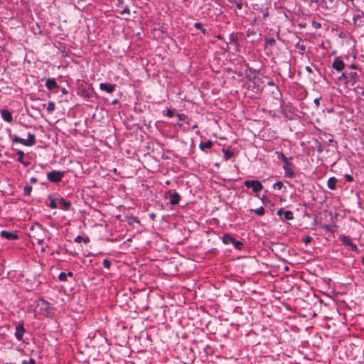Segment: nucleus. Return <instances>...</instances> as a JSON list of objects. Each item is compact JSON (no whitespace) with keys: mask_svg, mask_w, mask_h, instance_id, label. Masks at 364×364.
I'll list each match as a JSON object with an SVG mask.
<instances>
[{"mask_svg":"<svg viewBox=\"0 0 364 364\" xmlns=\"http://www.w3.org/2000/svg\"><path fill=\"white\" fill-rule=\"evenodd\" d=\"M14 143H19L23 146H32L36 144V139L34 134H28V138L26 139H22L16 135H14L12 138Z\"/></svg>","mask_w":364,"mask_h":364,"instance_id":"f257e3e1","label":"nucleus"},{"mask_svg":"<svg viewBox=\"0 0 364 364\" xmlns=\"http://www.w3.org/2000/svg\"><path fill=\"white\" fill-rule=\"evenodd\" d=\"M223 242L225 245H230V244H232L235 247V249H237V250H241L243 247V245H244L243 243L241 241L236 240L230 234H225V235H224V236L223 237Z\"/></svg>","mask_w":364,"mask_h":364,"instance_id":"f03ea898","label":"nucleus"},{"mask_svg":"<svg viewBox=\"0 0 364 364\" xmlns=\"http://www.w3.org/2000/svg\"><path fill=\"white\" fill-rule=\"evenodd\" d=\"M65 173L63 171L53 170L47 173V178L49 181L58 183L62 181Z\"/></svg>","mask_w":364,"mask_h":364,"instance_id":"7ed1b4c3","label":"nucleus"},{"mask_svg":"<svg viewBox=\"0 0 364 364\" xmlns=\"http://www.w3.org/2000/svg\"><path fill=\"white\" fill-rule=\"evenodd\" d=\"M244 184L247 188H252V191L255 193H258L263 189L262 184L257 180L245 181Z\"/></svg>","mask_w":364,"mask_h":364,"instance_id":"20e7f679","label":"nucleus"},{"mask_svg":"<svg viewBox=\"0 0 364 364\" xmlns=\"http://www.w3.org/2000/svg\"><path fill=\"white\" fill-rule=\"evenodd\" d=\"M38 306H41L40 310L43 315L48 316L51 314L52 309L50 307V304L45 299H40Z\"/></svg>","mask_w":364,"mask_h":364,"instance_id":"39448f33","label":"nucleus"},{"mask_svg":"<svg viewBox=\"0 0 364 364\" xmlns=\"http://www.w3.org/2000/svg\"><path fill=\"white\" fill-rule=\"evenodd\" d=\"M294 164L289 161H287L283 164V168L284 170L285 176L292 178L295 176V173L293 170Z\"/></svg>","mask_w":364,"mask_h":364,"instance_id":"423d86ee","label":"nucleus"},{"mask_svg":"<svg viewBox=\"0 0 364 364\" xmlns=\"http://www.w3.org/2000/svg\"><path fill=\"white\" fill-rule=\"evenodd\" d=\"M16 331H15V333H14V336H15V338L18 341H23V334L26 331L25 330V328H24V326H23V323H18L16 326Z\"/></svg>","mask_w":364,"mask_h":364,"instance_id":"0eeeda50","label":"nucleus"},{"mask_svg":"<svg viewBox=\"0 0 364 364\" xmlns=\"http://www.w3.org/2000/svg\"><path fill=\"white\" fill-rule=\"evenodd\" d=\"M0 235L8 240H15L18 239V235L16 232H9L6 230H1L0 232Z\"/></svg>","mask_w":364,"mask_h":364,"instance_id":"6e6552de","label":"nucleus"},{"mask_svg":"<svg viewBox=\"0 0 364 364\" xmlns=\"http://www.w3.org/2000/svg\"><path fill=\"white\" fill-rule=\"evenodd\" d=\"M332 67L337 71L340 72L345 68V63L342 60L337 58L333 60Z\"/></svg>","mask_w":364,"mask_h":364,"instance_id":"1a4fd4ad","label":"nucleus"},{"mask_svg":"<svg viewBox=\"0 0 364 364\" xmlns=\"http://www.w3.org/2000/svg\"><path fill=\"white\" fill-rule=\"evenodd\" d=\"M115 85L108 84V83H100V89L102 91H105L107 93H112L114 90Z\"/></svg>","mask_w":364,"mask_h":364,"instance_id":"9d476101","label":"nucleus"},{"mask_svg":"<svg viewBox=\"0 0 364 364\" xmlns=\"http://www.w3.org/2000/svg\"><path fill=\"white\" fill-rule=\"evenodd\" d=\"M46 87L48 90H52L53 89L58 88V85L54 78H48L46 80Z\"/></svg>","mask_w":364,"mask_h":364,"instance_id":"9b49d317","label":"nucleus"},{"mask_svg":"<svg viewBox=\"0 0 364 364\" xmlns=\"http://www.w3.org/2000/svg\"><path fill=\"white\" fill-rule=\"evenodd\" d=\"M1 117L7 122H11L13 121V117L10 111L8 109H2L1 112Z\"/></svg>","mask_w":364,"mask_h":364,"instance_id":"f8f14e48","label":"nucleus"},{"mask_svg":"<svg viewBox=\"0 0 364 364\" xmlns=\"http://www.w3.org/2000/svg\"><path fill=\"white\" fill-rule=\"evenodd\" d=\"M57 200L60 207L65 210H68L71 205V203L70 201L65 200L63 198H58Z\"/></svg>","mask_w":364,"mask_h":364,"instance_id":"ddd939ff","label":"nucleus"},{"mask_svg":"<svg viewBox=\"0 0 364 364\" xmlns=\"http://www.w3.org/2000/svg\"><path fill=\"white\" fill-rule=\"evenodd\" d=\"M358 81H359V77L356 72H351V73H348V82H350V83H351L352 85H354Z\"/></svg>","mask_w":364,"mask_h":364,"instance_id":"4468645a","label":"nucleus"},{"mask_svg":"<svg viewBox=\"0 0 364 364\" xmlns=\"http://www.w3.org/2000/svg\"><path fill=\"white\" fill-rule=\"evenodd\" d=\"M180 200H181L180 194L178 193L175 192L173 194H171L169 203L171 205H176V204H178Z\"/></svg>","mask_w":364,"mask_h":364,"instance_id":"2eb2a0df","label":"nucleus"},{"mask_svg":"<svg viewBox=\"0 0 364 364\" xmlns=\"http://www.w3.org/2000/svg\"><path fill=\"white\" fill-rule=\"evenodd\" d=\"M338 182V179L333 176V177H331L328 180V182H327V186H328V188L331 190H336V183Z\"/></svg>","mask_w":364,"mask_h":364,"instance_id":"dca6fc26","label":"nucleus"},{"mask_svg":"<svg viewBox=\"0 0 364 364\" xmlns=\"http://www.w3.org/2000/svg\"><path fill=\"white\" fill-rule=\"evenodd\" d=\"M212 146L213 142L210 140H208L206 142H200L199 144V148L202 151H205V149H210Z\"/></svg>","mask_w":364,"mask_h":364,"instance_id":"f3484780","label":"nucleus"},{"mask_svg":"<svg viewBox=\"0 0 364 364\" xmlns=\"http://www.w3.org/2000/svg\"><path fill=\"white\" fill-rule=\"evenodd\" d=\"M339 240L342 242L343 245H344L345 246H348L350 243V242H352L350 237L347 235H341L339 237Z\"/></svg>","mask_w":364,"mask_h":364,"instance_id":"a211bd4d","label":"nucleus"},{"mask_svg":"<svg viewBox=\"0 0 364 364\" xmlns=\"http://www.w3.org/2000/svg\"><path fill=\"white\" fill-rule=\"evenodd\" d=\"M321 228L327 232L331 233H333L335 231L336 225H322Z\"/></svg>","mask_w":364,"mask_h":364,"instance_id":"6ab92c4d","label":"nucleus"},{"mask_svg":"<svg viewBox=\"0 0 364 364\" xmlns=\"http://www.w3.org/2000/svg\"><path fill=\"white\" fill-rule=\"evenodd\" d=\"M284 216L285 220H291L294 219V213L291 210H285L284 212Z\"/></svg>","mask_w":364,"mask_h":364,"instance_id":"aec40b11","label":"nucleus"},{"mask_svg":"<svg viewBox=\"0 0 364 364\" xmlns=\"http://www.w3.org/2000/svg\"><path fill=\"white\" fill-rule=\"evenodd\" d=\"M224 152V158L225 160H229L232 156H233L234 153L230 149H223Z\"/></svg>","mask_w":364,"mask_h":364,"instance_id":"412c9836","label":"nucleus"},{"mask_svg":"<svg viewBox=\"0 0 364 364\" xmlns=\"http://www.w3.org/2000/svg\"><path fill=\"white\" fill-rule=\"evenodd\" d=\"M265 42H266L265 48H267V46H273L276 44L275 39H274L272 38H266Z\"/></svg>","mask_w":364,"mask_h":364,"instance_id":"4be33fe9","label":"nucleus"},{"mask_svg":"<svg viewBox=\"0 0 364 364\" xmlns=\"http://www.w3.org/2000/svg\"><path fill=\"white\" fill-rule=\"evenodd\" d=\"M50 200V203L48 204V206L52 209L56 208L58 207L57 199L53 200L51 197L48 198Z\"/></svg>","mask_w":364,"mask_h":364,"instance_id":"5701e85b","label":"nucleus"},{"mask_svg":"<svg viewBox=\"0 0 364 364\" xmlns=\"http://www.w3.org/2000/svg\"><path fill=\"white\" fill-rule=\"evenodd\" d=\"M252 211L258 215H264L265 213V210L262 206L256 209H253L252 210Z\"/></svg>","mask_w":364,"mask_h":364,"instance_id":"b1692460","label":"nucleus"},{"mask_svg":"<svg viewBox=\"0 0 364 364\" xmlns=\"http://www.w3.org/2000/svg\"><path fill=\"white\" fill-rule=\"evenodd\" d=\"M194 27L197 29H200L203 34L206 33V29L203 28V24L200 22H196L194 24Z\"/></svg>","mask_w":364,"mask_h":364,"instance_id":"393cba45","label":"nucleus"},{"mask_svg":"<svg viewBox=\"0 0 364 364\" xmlns=\"http://www.w3.org/2000/svg\"><path fill=\"white\" fill-rule=\"evenodd\" d=\"M276 154L278 155V157L282 159L283 164L289 161V159L282 152L276 151Z\"/></svg>","mask_w":364,"mask_h":364,"instance_id":"a878e982","label":"nucleus"},{"mask_svg":"<svg viewBox=\"0 0 364 364\" xmlns=\"http://www.w3.org/2000/svg\"><path fill=\"white\" fill-rule=\"evenodd\" d=\"M55 109V105L53 102H49L47 107V111L49 113L53 112Z\"/></svg>","mask_w":364,"mask_h":364,"instance_id":"bb28decb","label":"nucleus"},{"mask_svg":"<svg viewBox=\"0 0 364 364\" xmlns=\"http://www.w3.org/2000/svg\"><path fill=\"white\" fill-rule=\"evenodd\" d=\"M229 38H230V42L232 44H234L235 46H237L238 44L237 38L234 33L230 34Z\"/></svg>","mask_w":364,"mask_h":364,"instance_id":"cd10ccee","label":"nucleus"},{"mask_svg":"<svg viewBox=\"0 0 364 364\" xmlns=\"http://www.w3.org/2000/svg\"><path fill=\"white\" fill-rule=\"evenodd\" d=\"M17 155H18V159H17V161L20 163H23V156H24V153L23 151H17Z\"/></svg>","mask_w":364,"mask_h":364,"instance_id":"c85d7f7f","label":"nucleus"},{"mask_svg":"<svg viewBox=\"0 0 364 364\" xmlns=\"http://www.w3.org/2000/svg\"><path fill=\"white\" fill-rule=\"evenodd\" d=\"M103 267L106 269H109L112 264V262L108 259H105L102 262Z\"/></svg>","mask_w":364,"mask_h":364,"instance_id":"c756f323","label":"nucleus"},{"mask_svg":"<svg viewBox=\"0 0 364 364\" xmlns=\"http://www.w3.org/2000/svg\"><path fill=\"white\" fill-rule=\"evenodd\" d=\"M32 187L31 186H25L23 188V193L25 196H29L31 193Z\"/></svg>","mask_w":364,"mask_h":364,"instance_id":"7c9ffc66","label":"nucleus"},{"mask_svg":"<svg viewBox=\"0 0 364 364\" xmlns=\"http://www.w3.org/2000/svg\"><path fill=\"white\" fill-rule=\"evenodd\" d=\"M58 279L61 282L67 281V274L65 272H60L58 275Z\"/></svg>","mask_w":364,"mask_h":364,"instance_id":"2f4dec72","label":"nucleus"},{"mask_svg":"<svg viewBox=\"0 0 364 364\" xmlns=\"http://www.w3.org/2000/svg\"><path fill=\"white\" fill-rule=\"evenodd\" d=\"M348 247H349L350 248V250L353 251H355L356 252H359V250H358L357 245L355 243H353V242H350V243L348 245Z\"/></svg>","mask_w":364,"mask_h":364,"instance_id":"473e14b6","label":"nucleus"},{"mask_svg":"<svg viewBox=\"0 0 364 364\" xmlns=\"http://www.w3.org/2000/svg\"><path fill=\"white\" fill-rule=\"evenodd\" d=\"M312 240V237L309 235H307L306 237H304L303 239H302V242L306 245H308L311 241Z\"/></svg>","mask_w":364,"mask_h":364,"instance_id":"72a5a7b5","label":"nucleus"},{"mask_svg":"<svg viewBox=\"0 0 364 364\" xmlns=\"http://www.w3.org/2000/svg\"><path fill=\"white\" fill-rule=\"evenodd\" d=\"M284 186L283 183L282 181H277L273 185V188L274 189L280 190Z\"/></svg>","mask_w":364,"mask_h":364,"instance_id":"f704fd0d","label":"nucleus"},{"mask_svg":"<svg viewBox=\"0 0 364 364\" xmlns=\"http://www.w3.org/2000/svg\"><path fill=\"white\" fill-rule=\"evenodd\" d=\"M21 364H36V360L30 358L28 360H23Z\"/></svg>","mask_w":364,"mask_h":364,"instance_id":"c9c22d12","label":"nucleus"},{"mask_svg":"<svg viewBox=\"0 0 364 364\" xmlns=\"http://www.w3.org/2000/svg\"><path fill=\"white\" fill-rule=\"evenodd\" d=\"M338 79L340 80H346V82H348V74H346L345 73H342V74L341 75V76L338 77Z\"/></svg>","mask_w":364,"mask_h":364,"instance_id":"e433bc0d","label":"nucleus"},{"mask_svg":"<svg viewBox=\"0 0 364 364\" xmlns=\"http://www.w3.org/2000/svg\"><path fill=\"white\" fill-rule=\"evenodd\" d=\"M235 6H236L237 9L240 10V9H242L243 4L242 2V0H235Z\"/></svg>","mask_w":364,"mask_h":364,"instance_id":"4c0bfd02","label":"nucleus"},{"mask_svg":"<svg viewBox=\"0 0 364 364\" xmlns=\"http://www.w3.org/2000/svg\"><path fill=\"white\" fill-rule=\"evenodd\" d=\"M177 117H178L179 121H183V122H185L188 118L187 115H186L184 114H178Z\"/></svg>","mask_w":364,"mask_h":364,"instance_id":"58836bf2","label":"nucleus"},{"mask_svg":"<svg viewBox=\"0 0 364 364\" xmlns=\"http://www.w3.org/2000/svg\"><path fill=\"white\" fill-rule=\"evenodd\" d=\"M120 14H121L122 15H124V14H130V10H129V9L127 6H126L123 10H122V11H120Z\"/></svg>","mask_w":364,"mask_h":364,"instance_id":"ea45409f","label":"nucleus"},{"mask_svg":"<svg viewBox=\"0 0 364 364\" xmlns=\"http://www.w3.org/2000/svg\"><path fill=\"white\" fill-rule=\"evenodd\" d=\"M166 115L169 117H172L173 115H174V112L173 110L171 109H166Z\"/></svg>","mask_w":364,"mask_h":364,"instance_id":"a19ab883","label":"nucleus"},{"mask_svg":"<svg viewBox=\"0 0 364 364\" xmlns=\"http://www.w3.org/2000/svg\"><path fill=\"white\" fill-rule=\"evenodd\" d=\"M345 179L346 181L348 182H351L353 180V178L351 175L350 174H346L345 175Z\"/></svg>","mask_w":364,"mask_h":364,"instance_id":"79ce46f5","label":"nucleus"},{"mask_svg":"<svg viewBox=\"0 0 364 364\" xmlns=\"http://www.w3.org/2000/svg\"><path fill=\"white\" fill-rule=\"evenodd\" d=\"M320 100L321 98H316L314 100V104L316 105V107H318L319 105H320Z\"/></svg>","mask_w":364,"mask_h":364,"instance_id":"37998d69","label":"nucleus"},{"mask_svg":"<svg viewBox=\"0 0 364 364\" xmlns=\"http://www.w3.org/2000/svg\"><path fill=\"white\" fill-rule=\"evenodd\" d=\"M82 237H81V236H77V237H76L75 238V240H75V242L80 243V242L82 241Z\"/></svg>","mask_w":364,"mask_h":364,"instance_id":"c03bdc74","label":"nucleus"},{"mask_svg":"<svg viewBox=\"0 0 364 364\" xmlns=\"http://www.w3.org/2000/svg\"><path fill=\"white\" fill-rule=\"evenodd\" d=\"M305 70L309 73H313V70H312V69H311V68L310 66H306Z\"/></svg>","mask_w":364,"mask_h":364,"instance_id":"a18cd8bd","label":"nucleus"},{"mask_svg":"<svg viewBox=\"0 0 364 364\" xmlns=\"http://www.w3.org/2000/svg\"><path fill=\"white\" fill-rule=\"evenodd\" d=\"M284 210L282 208H280L277 210V215L281 216L282 214L284 215Z\"/></svg>","mask_w":364,"mask_h":364,"instance_id":"49530a36","label":"nucleus"},{"mask_svg":"<svg viewBox=\"0 0 364 364\" xmlns=\"http://www.w3.org/2000/svg\"><path fill=\"white\" fill-rule=\"evenodd\" d=\"M317 151L319 152V153H321L323 151V148H322L321 145H319L317 147Z\"/></svg>","mask_w":364,"mask_h":364,"instance_id":"de8ad7c7","label":"nucleus"},{"mask_svg":"<svg viewBox=\"0 0 364 364\" xmlns=\"http://www.w3.org/2000/svg\"><path fill=\"white\" fill-rule=\"evenodd\" d=\"M350 68H352V69H358V65H356L355 64H351L350 65Z\"/></svg>","mask_w":364,"mask_h":364,"instance_id":"09e8293b","label":"nucleus"},{"mask_svg":"<svg viewBox=\"0 0 364 364\" xmlns=\"http://www.w3.org/2000/svg\"><path fill=\"white\" fill-rule=\"evenodd\" d=\"M67 274V277H73V273L72 272H68Z\"/></svg>","mask_w":364,"mask_h":364,"instance_id":"8fccbe9b","label":"nucleus"},{"mask_svg":"<svg viewBox=\"0 0 364 364\" xmlns=\"http://www.w3.org/2000/svg\"><path fill=\"white\" fill-rule=\"evenodd\" d=\"M267 85H270V86H273V85H274V82L273 81H272V80H271V81H269V82H267Z\"/></svg>","mask_w":364,"mask_h":364,"instance_id":"3c124183","label":"nucleus"},{"mask_svg":"<svg viewBox=\"0 0 364 364\" xmlns=\"http://www.w3.org/2000/svg\"><path fill=\"white\" fill-rule=\"evenodd\" d=\"M132 220H133V221H134L136 223H139V220L136 218H135V217H132Z\"/></svg>","mask_w":364,"mask_h":364,"instance_id":"603ef678","label":"nucleus"},{"mask_svg":"<svg viewBox=\"0 0 364 364\" xmlns=\"http://www.w3.org/2000/svg\"><path fill=\"white\" fill-rule=\"evenodd\" d=\"M320 26H321L320 23H315V24H314V27H315L316 28H320Z\"/></svg>","mask_w":364,"mask_h":364,"instance_id":"864d4df0","label":"nucleus"},{"mask_svg":"<svg viewBox=\"0 0 364 364\" xmlns=\"http://www.w3.org/2000/svg\"><path fill=\"white\" fill-rule=\"evenodd\" d=\"M217 38L219 39V40H222L223 39V36L220 34H218L217 36Z\"/></svg>","mask_w":364,"mask_h":364,"instance_id":"5fc2aeb1","label":"nucleus"},{"mask_svg":"<svg viewBox=\"0 0 364 364\" xmlns=\"http://www.w3.org/2000/svg\"><path fill=\"white\" fill-rule=\"evenodd\" d=\"M23 164L24 166H28L29 165V163L28 162H26L23 161V163H22Z\"/></svg>","mask_w":364,"mask_h":364,"instance_id":"6e6d98bb","label":"nucleus"},{"mask_svg":"<svg viewBox=\"0 0 364 364\" xmlns=\"http://www.w3.org/2000/svg\"><path fill=\"white\" fill-rule=\"evenodd\" d=\"M43 242V239H38V244H42Z\"/></svg>","mask_w":364,"mask_h":364,"instance_id":"4d7b16f0","label":"nucleus"},{"mask_svg":"<svg viewBox=\"0 0 364 364\" xmlns=\"http://www.w3.org/2000/svg\"><path fill=\"white\" fill-rule=\"evenodd\" d=\"M269 16V13L268 12H266L263 14V18H266Z\"/></svg>","mask_w":364,"mask_h":364,"instance_id":"13d9d810","label":"nucleus"},{"mask_svg":"<svg viewBox=\"0 0 364 364\" xmlns=\"http://www.w3.org/2000/svg\"><path fill=\"white\" fill-rule=\"evenodd\" d=\"M300 48H301V50H304L306 48H305V46H301L300 47Z\"/></svg>","mask_w":364,"mask_h":364,"instance_id":"bf43d9fd","label":"nucleus"},{"mask_svg":"<svg viewBox=\"0 0 364 364\" xmlns=\"http://www.w3.org/2000/svg\"><path fill=\"white\" fill-rule=\"evenodd\" d=\"M333 141H333V139L332 138H331V139H329V140H328V142H329V143H333Z\"/></svg>","mask_w":364,"mask_h":364,"instance_id":"052dcab7","label":"nucleus"},{"mask_svg":"<svg viewBox=\"0 0 364 364\" xmlns=\"http://www.w3.org/2000/svg\"><path fill=\"white\" fill-rule=\"evenodd\" d=\"M31 181L35 182V181H36V178H31Z\"/></svg>","mask_w":364,"mask_h":364,"instance_id":"680f3d73","label":"nucleus"},{"mask_svg":"<svg viewBox=\"0 0 364 364\" xmlns=\"http://www.w3.org/2000/svg\"><path fill=\"white\" fill-rule=\"evenodd\" d=\"M362 264H363L364 266V257L362 258Z\"/></svg>","mask_w":364,"mask_h":364,"instance_id":"e2e57ef3","label":"nucleus"},{"mask_svg":"<svg viewBox=\"0 0 364 364\" xmlns=\"http://www.w3.org/2000/svg\"><path fill=\"white\" fill-rule=\"evenodd\" d=\"M197 127H198V126H197L196 124V125H193V129H195V128H196Z\"/></svg>","mask_w":364,"mask_h":364,"instance_id":"0e129e2a","label":"nucleus"},{"mask_svg":"<svg viewBox=\"0 0 364 364\" xmlns=\"http://www.w3.org/2000/svg\"><path fill=\"white\" fill-rule=\"evenodd\" d=\"M361 95L364 97V90L361 92Z\"/></svg>","mask_w":364,"mask_h":364,"instance_id":"69168bd1","label":"nucleus"},{"mask_svg":"<svg viewBox=\"0 0 364 364\" xmlns=\"http://www.w3.org/2000/svg\"><path fill=\"white\" fill-rule=\"evenodd\" d=\"M363 2H364V0H363Z\"/></svg>","mask_w":364,"mask_h":364,"instance_id":"338daca9","label":"nucleus"}]
</instances>
